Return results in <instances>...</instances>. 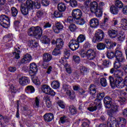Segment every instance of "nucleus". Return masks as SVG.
Listing matches in <instances>:
<instances>
[{"label": "nucleus", "mask_w": 127, "mask_h": 127, "mask_svg": "<svg viewBox=\"0 0 127 127\" xmlns=\"http://www.w3.org/2000/svg\"><path fill=\"white\" fill-rule=\"evenodd\" d=\"M106 55L109 59H113L115 57L116 61L114 64V67L116 69L121 68V66L123 65V63L126 62L124 54L120 50H117L115 53L111 51H108Z\"/></svg>", "instance_id": "obj_1"}, {"label": "nucleus", "mask_w": 127, "mask_h": 127, "mask_svg": "<svg viewBox=\"0 0 127 127\" xmlns=\"http://www.w3.org/2000/svg\"><path fill=\"white\" fill-rule=\"evenodd\" d=\"M106 93L105 92H99L97 95V98L94 102V106L88 108L90 112H94L96 111L97 109L100 110L102 108V102L101 100H103L105 98Z\"/></svg>", "instance_id": "obj_2"}, {"label": "nucleus", "mask_w": 127, "mask_h": 127, "mask_svg": "<svg viewBox=\"0 0 127 127\" xmlns=\"http://www.w3.org/2000/svg\"><path fill=\"white\" fill-rule=\"evenodd\" d=\"M36 64L32 63L30 64L29 75L31 76L32 81L35 85H40V81L38 77L36 76V72L38 71Z\"/></svg>", "instance_id": "obj_3"}, {"label": "nucleus", "mask_w": 127, "mask_h": 127, "mask_svg": "<svg viewBox=\"0 0 127 127\" xmlns=\"http://www.w3.org/2000/svg\"><path fill=\"white\" fill-rule=\"evenodd\" d=\"M118 68H112L110 69V73L111 74H113L114 77H116V84L117 86L118 85V87L122 86L124 85V84L122 83V81L123 80V78L122 76L124 75V72L120 69H117Z\"/></svg>", "instance_id": "obj_4"}, {"label": "nucleus", "mask_w": 127, "mask_h": 127, "mask_svg": "<svg viewBox=\"0 0 127 127\" xmlns=\"http://www.w3.org/2000/svg\"><path fill=\"white\" fill-rule=\"evenodd\" d=\"M90 11L92 13H95L96 17H101L103 15V8H99L98 7V2L96 1H93L90 3Z\"/></svg>", "instance_id": "obj_5"}, {"label": "nucleus", "mask_w": 127, "mask_h": 127, "mask_svg": "<svg viewBox=\"0 0 127 127\" xmlns=\"http://www.w3.org/2000/svg\"><path fill=\"white\" fill-rule=\"evenodd\" d=\"M28 34L29 36L40 38L42 36V28L39 26L32 27L28 30Z\"/></svg>", "instance_id": "obj_6"}, {"label": "nucleus", "mask_w": 127, "mask_h": 127, "mask_svg": "<svg viewBox=\"0 0 127 127\" xmlns=\"http://www.w3.org/2000/svg\"><path fill=\"white\" fill-rule=\"evenodd\" d=\"M28 9L30 10L33 9V5L36 7V8H40V0H35V1L31 0H27L26 2V3L24 4Z\"/></svg>", "instance_id": "obj_7"}, {"label": "nucleus", "mask_w": 127, "mask_h": 127, "mask_svg": "<svg viewBox=\"0 0 127 127\" xmlns=\"http://www.w3.org/2000/svg\"><path fill=\"white\" fill-rule=\"evenodd\" d=\"M10 24V20L9 17L5 15H1L0 16V25L4 27V28H7Z\"/></svg>", "instance_id": "obj_8"}, {"label": "nucleus", "mask_w": 127, "mask_h": 127, "mask_svg": "<svg viewBox=\"0 0 127 127\" xmlns=\"http://www.w3.org/2000/svg\"><path fill=\"white\" fill-rule=\"evenodd\" d=\"M104 35L105 33L103 30L101 29L97 30L95 36L92 40L93 42H94V43H96V42H100V41H102L103 39H104Z\"/></svg>", "instance_id": "obj_9"}, {"label": "nucleus", "mask_w": 127, "mask_h": 127, "mask_svg": "<svg viewBox=\"0 0 127 127\" xmlns=\"http://www.w3.org/2000/svg\"><path fill=\"white\" fill-rule=\"evenodd\" d=\"M119 112V107L118 106H115L114 108L111 109L107 111V115L111 118L110 121L112 123L116 122V118L114 117V116Z\"/></svg>", "instance_id": "obj_10"}, {"label": "nucleus", "mask_w": 127, "mask_h": 127, "mask_svg": "<svg viewBox=\"0 0 127 127\" xmlns=\"http://www.w3.org/2000/svg\"><path fill=\"white\" fill-rule=\"evenodd\" d=\"M42 91L45 94L47 95H50V96H55V92L52 88H51L49 86L45 84L42 86Z\"/></svg>", "instance_id": "obj_11"}, {"label": "nucleus", "mask_w": 127, "mask_h": 127, "mask_svg": "<svg viewBox=\"0 0 127 127\" xmlns=\"http://www.w3.org/2000/svg\"><path fill=\"white\" fill-rule=\"evenodd\" d=\"M104 103L106 109H114L115 107H118L117 105H113L112 98L110 97H105L104 99Z\"/></svg>", "instance_id": "obj_12"}, {"label": "nucleus", "mask_w": 127, "mask_h": 127, "mask_svg": "<svg viewBox=\"0 0 127 127\" xmlns=\"http://www.w3.org/2000/svg\"><path fill=\"white\" fill-rule=\"evenodd\" d=\"M80 47V45L78 43V41L75 39H72L70 40L68 44V47L72 50V51H75V50H77L78 48Z\"/></svg>", "instance_id": "obj_13"}, {"label": "nucleus", "mask_w": 127, "mask_h": 127, "mask_svg": "<svg viewBox=\"0 0 127 127\" xmlns=\"http://www.w3.org/2000/svg\"><path fill=\"white\" fill-rule=\"evenodd\" d=\"M64 27L61 22H58L56 23V26L53 27V29L55 33H60L63 30Z\"/></svg>", "instance_id": "obj_14"}, {"label": "nucleus", "mask_w": 127, "mask_h": 127, "mask_svg": "<svg viewBox=\"0 0 127 127\" xmlns=\"http://www.w3.org/2000/svg\"><path fill=\"white\" fill-rule=\"evenodd\" d=\"M97 56V54L95 50L92 49H89L87 51V58L88 60H94L96 57Z\"/></svg>", "instance_id": "obj_15"}, {"label": "nucleus", "mask_w": 127, "mask_h": 127, "mask_svg": "<svg viewBox=\"0 0 127 127\" xmlns=\"http://www.w3.org/2000/svg\"><path fill=\"white\" fill-rule=\"evenodd\" d=\"M52 44L54 45V44H56L57 48H62L63 47V45H64V42L62 39H58L56 40H53L52 41Z\"/></svg>", "instance_id": "obj_16"}, {"label": "nucleus", "mask_w": 127, "mask_h": 127, "mask_svg": "<svg viewBox=\"0 0 127 127\" xmlns=\"http://www.w3.org/2000/svg\"><path fill=\"white\" fill-rule=\"evenodd\" d=\"M72 16L75 19H79L81 16H82V11L79 9H74L72 10Z\"/></svg>", "instance_id": "obj_17"}, {"label": "nucleus", "mask_w": 127, "mask_h": 127, "mask_svg": "<svg viewBox=\"0 0 127 127\" xmlns=\"http://www.w3.org/2000/svg\"><path fill=\"white\" fill-rule=\"evenodd\" d=\"M30 80L29 78L25 76H22L19 79V83L21 86H25L29 84Z\"/></svg>", "instance_id": "obj_18"}, {"label": "nucleus", "mask_w": 127, "mask_h": 127, "mask_svg": "<svg viewBox=\"0 0 127 127\" xmlns=\"http://www.w3.org/2000/svg\"><path fill=\"white\" fill-rule=\"evenodd\" d=\"M69 57H70V53L69 51H64V58H62V59L60 60V62H61L62 64H63V65H65V66H66L67 61H66V59H68Z\"/></svg>", "instance_id": "obj_19"}, {"label": "nucleus", "mask_w": 127, "mask_h": 127, "mask_svg": "<svg viewBox=\"0 0 127 127\" xmlns=\"http://www.w3.org/2000/svg\"><path fill=\"white\" fill-rule=\"evenodd\" d=\"M32 60V57L29 54H26L24 56L23 58L21 60V63H29Z\"/></svg>", "instance_id": "obj_20"}, {"label": "nucleus", "mask_w": 127, "mask_h": 127, "mask_svg": "<svg viewBox=\"0 0 127 127\" xmlns=\"http://www.w3.org/2000/svg\"><path fill=\"white\" fill-rule=\"evenodd\" d=\"M99 20L96 18H92L90 21V25L92 28H97L99 26Z\"/></svg>", "instance_id": "obj_21"}, {"label": "nucleus", "mask_w": 127, "mask_h": 127, "mask_svg": "<svg viewBox=\"0 0 127 127\" xmlns=\"http://www.w3.org/2000/svg\"><path fill=\"white\" fill-rule=\"evenodd\" d=\"M44 119L45 122L49 123V122H51L54 119V115L51 113H46L44 115Z\"/></svg>", "instance_id": "obj_22"}, {"label": "nucleus", "mask_w": 127, "mask_h": 127, "mask_svg": "<svg viewBox=\"0 0 127 127\" xmlns=\"http://www.w3.org/2000/svg\"><path fill=\"white\" fill-rule=\"evenodd\" d=\"M108 35L110 38H116L118 36V30L111 29L108 31Z\"/></svg>", "instance_id": "obj_23"}, {"label": "nucleus", "mask_w": 127, "mask_h": 127, "mask_svg": "<svg viewBox=\"0 0 127 127\" xmlns=\"http://www.w3.org/2000/svg\"><path fill=\"white\" fill-rule=\"evenodd\" d=\"M44 62H49L52 59V56L49 53H45L43 56Z\"/></svg>", "instance_id": "obj_24"}, {"label": "nucleus", "mask_w": 127, "mask_h": 127, "mask_svg": "<svg viewBox=\"0 0 127 127\" xmlns=\"http://www.w3.org/2000/svg\"><path fill=\"white\" fill-rule=\"evenodd\" d=\"M20 10L23 15H27V14H28V11L30 10L27 7L25 6V5L22 4L21 5Z\"/></svg>", "instance_id": "obj_25"}, {"label": "nucleus", "mask_w": 127, "mask_h": 127, "mask_svg": "<svg viewBox=\"0 0 127 127\" xmlns=\"http://www.w3.org/2000/svg\"><path fill=\"white\" fill-rule=\"evenodd\" d=\"M121 25L120 28L124 29V30H127V20L126 18L122 19L121 20Z\"/></svg>", "instance_id": "obj_26"}, {"label": "nucleus", "mask_w": 127, "mask_h": 127, "mask_svg": "<svg viewBox=\"0 0 127 127\" xmlns=\"http://www.w3.org/2000/svg\"><path fill=\"white\" fill-rule=\"evenodd\" d=\"M41 41L42 43L44 44H50V39L46 35H44L41 39Z\"/></svg>", "instance_id": "obj_27"}, {"label": "nucleus", "mask_w": 127, "mask_h": 127, "mask_svg": "<svg viewBox=\"0 0 127 127\" xmlns=\"http://www.w3.org/2000/svg\"><path fill=\"white\" fill-rule=\"evenodd\" d=\"M99 127H120V125L117 123L114 126V124L109 122L107 123V125L106 124H100Z\"/></svg>", "instance_id": "obj_28"}, {"label": "nucleus", "mask_w": 127, "mask_h": 127, "mask_svg": "<svg viewBox=\"0 0 127 127\" xmlns=\"http://www.w3.org/2000/svg\"><path fill=\"white\" fill-rule=\"evenodd\" d=\"M58 8L59 11L63 12V11H65V10H66V5L64 3H60L58 5Z\"/></svg>", "instance_id": "obj_29"}, {"label": "nucleus", "mask_w": 127, "mask_h": 127, "mask_svg": "<svg viewBox=\"0 0 127 127\" xmlns=\"http://www.w3.org/2000/svg\"><path fill=\"white\" fill-rule=\"evenodd\" d=\"M87 72L88 69L85 66H82V68H80V71L78 72V74L80 76H84V75L87 73Z\"/></svg>", "instance_id": "obj_30"}, {"label": "nucleus", "mask_w": 127, "mask_h": 127, "mask_svg": "<svg viewBox=\"0 0 127 127\" xmlns=\"http://www.w3.org/2000/svg\"><path fill=\"white\" fill-rule=\"evenodd\" d=\"M110 12L112 14H118L119 13V8L115 5L110 7Z\"/></svg>", "instance_id": "obj_31"}, {"label": "nucleus", "mask_w": 127, "mask_h": 127, "mask_svg": "<svg viewBox=\"0 0 127 127\" xmlns=\"http://www.w3.org/2000/svg\"><path fill=\"white\" fill-rule=\"evenodd\" d=\"M19 53H20V50H19V48H15V52H13V55H15V59H19L20 58V56H19Z\"/></svg>", "instance_id": "obj_32"}, {"label": "nucleus", "mask_w": 127, "mask_h": 127, "mask_svg": "<svg viewBox=\"0 0 127 127\" xmlns=\"http://www.w3.org/2000/svg\"><path fill=\"white\" fill-rule=\"evenodd\" d=\"M119 125L120 127H125L126 125H127V120L125 118H119Z\"/></svg>", "instance_id": "obj_33"}, {"label": "nucleus", "mask_w": 127, "mask_h": 127, "mask_svg": "<svg viewBox=\"0 0 127 127\" xmlns=\"http://www.w3.org/2000/svg\"><path fill=\"white\" fill-rule=\"evenodd\" d=\"M97 92V90H96V87L94 85H91L89 87V92L90 95H95Z\"/></svg>", "instance_id": "obj_34"}, {"label": "nucleus", "mask_w": 127, "mask_h": 127, "mask_svg": "<svg viewBox=\"0 0 127 127\" xmlns=\"http://www.w3.org/2000/svg\"><path fill=\"white\" fill-rule=\"evenodd\" d=\"M25 91L27 92V93H34L35 89H34V87L31 85H29L27 86V87L25 88Z\"/></svg>", "instance_id": "obj_35"}, {"label": "nucleus", "mask_w": 127, "mask_h": 127, "mask_svg": "<svg viewBox=\"0 0 127 127\" xmlns=\"http://www.w3.org/2000/svg\"><path fill=\"white\" fill-rule=\"evenodd\" d=\"M86 40V37L84 35L80 34L79 36L77 37L76 41H77L78 43H81V42H84L85 40Z\"/></svg>", "instance_id": "obj_36"}, {"label": "nucleus", "mask_w": 127, "mask_h": 127, "mask_svg": "<svg viewBox=\"0 0 127 127\" xmlns=\"http://www.w3.org/2000/svg\"><path fill=\"white\" fill-rule=\"evenodd\" d=\"M61 48H57V47H56L52 52L53 55H54V56H57L59 55V54H61V52H60Z\"/></svg>", "instance_id": "obj_37"}, {"label": "nucleus", "mask_w": 127, "mask_h": 127, "mask_svg": "<svg viewBox=\"0 0 127 127\" xmlns=\"http://www.w3.org/2000/svg\"><path fill=\"white\" fill-rule=\"evenodd\" d=\"M51 86L53 89H58L60 87V83L57 81H53L51 83Z\"/></svg>", "instance_id": "obj_38"}, {"label": "nucleus", "mask_w": 127, "mask_h": 127, "mask_svg": "<svg viewBox=\"0 0 127 127\" xmlns=\"http://www.w3.org/2000/svg\"><path fill=\"white\" fill-rule=\"evenodd\" d=\"M63 89L65 92L66 94H70V86L67 84L63 85Z\"/></svg>", "instance_id": "obj_39"}, {"label": "nucleus", "mask_w": 127, "mask_h": 127, "mask_svg": "<svg viewBox=\"0 0 127 127\" xmlns=\"http://www.w3.org/2000/svg\"><path fill=\"white\" fill-rule=\"evenodd\" d=\"M54 15L56 18H59L60 17H63V13L59 11H55L54 12Z\"/></svg>", "instance_id": "obj_40"}, {"label": "nucleus", "mask_w": 127, "mask_h": 127, "mask_svg": "<svg viewBox=\"0 0 127 127\" xmlns=\"http://www.w3.org/2000/svg\"><path fill=\"white\" fill-rule=\"evenodd\" d=\"M115 5L119 8H122L124 7V4L123 2L120 0H116L115 1Z\"/></svg>", "instance_id": "obj_41"}, {"label": "nucleus", "mask_w": 127, "mask_h": 127, "mask_svg": "<svg viewBox=\"0 0 127 127\" xmlns=\"http://www.w3.org/2000/svg\"><path fill=\"white\" fill-rule=\"evenodd\" d=\"M109 81L112 86H116L117 88H118V86L116 83V82H117V78H116L115 80V79H114V77H113L112 76H109Z\"/></svg>", "instance_id": "obj_42"}, {"label": "nucleus", "mask_w": 127, "mask_h": 127, "mask_svg": "<svg viewBox=\"0 0 127 127\" xmlns=\"http://www.w3.org/2000/svg\"><path fill=\"white\" fill-rule=\"evenodd\" d=\"M44 15V9L40 10L37 11V17L38 19H40L42 17H43Z\"/></svg>", "instance_id": "obj_43"}, {"label": "nucleus", "mask_w": 127, "mask_h": 127, "mask_svg": "<svg viewBox=\"0 0 127 127\" xmlns=\"http://www.w3.org/2000/svg\"><path fill=\"white\" fill-rule=\"evenodd\" d=\"M73 61L76 63V64H79L81 62V59L78 56L74 55L72 57Z\"/></svg>", "instance_id": "obj_44"}, {"label": "nucleus", "mask_w": 127, "mask_h": 127, "mask_svg": "<svg viewBox=\"0 0 127 127\" xmlns=\"http://www.w3.org/2000/svg\"><path fill=\"white\" fill-rule=\"evenodd\" d=\"M11 10L12 16H13V17H15V16L17 15V13H18V11L17 10V9H16V8L14 7H13L11 8Z\"/></svg>", "instance_id": "obj_45"}, {"label": "nucleus", "mask_w": 127, "mask_h": 127, "mask_svg": "<svg viewBox=\"0 0 127 127\" xmlns=\"http://www.w3.org/2000/svg\"><path fill=\"white\" fill-rule=\"evenodd\" d=\"M82 122V127H90V121L87 119H84Z\"/></svg>", "instance_id": "obj_46"}, {"label": "nucleus", "mask_w": 127, "mask_h": 127, "mask_svg": "<svg viewBox=\"0 0 127 127\" xmlns=\"http://www.w3.org/2000/svg\"><path fill=\"white\" fill-rule=\"evenodd\" d=\"M97 47L98 50H104L106 48V45L103 43H99L97 44Z\"/></svg>", "instance_id": "obj_47"}, {"label": "nucleus", "mask_w": 127, "mask_h": 127, "mask_svg": "<svg viewBox=\"0 0 127 127\" xmlns=\"http://www.w3.org/2000/svg\"><path fill=\"white\" fill-rule=\"evenodd\" d=\"M30 46L33 48H36L38 46V43L34 40H32L30 42Z\"/></svg>", "instance_id": "obj_48"}, {"label": "nucleus", "mask_w": 127, "mask_h": 127, "mask_svg": "<svg viewBox=\"0 0 127 127\" xmlns=\"http://www.w3.org/2000/svg\"><path fill=\"white\" fill-rule=\"evenodd\" d=\"M77 26H76L75 24H71L69 26V29L71 32H74V31L77 30Z\"/></svg>", "instance_id": "obj_49"}, {"label": "nucleus", "mask_w": 127, "mask_h": 127, "mask_svg": "<svg viewBox=\"0 0 127 127\" xmlns=\"http://www.w3.org/2000/svg\"><path fill=\"white\" fill-rule=\"evenodd\" d=\"M121 83H122V84H123V85L122 86H118L117 85V88H119V89H122L124 88L125 86H127V77H126L125 78L124 81V80H122Z\"/></svg>", "instance_id": "obj_50"}, {"label": "nucleus", "mask_w": 127, "mask_h": 127, "mask_svg": "<svg viewBox=\"0 0 127 127\" xmlns=\"http://www.w3.org/2000/svg\"><path fill=\"white\" fill-rule=\"evenodd\" d=\"M1 9H3L6 11L7 12H9V7L8 6V4H6L5 5L3 4L1 5Z\"/></svg>", "instance_id": "obj_51"}, {"label": "nucleus", "mask_w": 127, "mask_h": 127, "mask_svg": "<svg viewBox=\"0 0 127 127\" xmlns=\"http://www.w3.org/2000/svg\"><path fill=\"white\" fill-rule=\"evenodd\" d=\"M78 20L76 21V24H78V25H84L85 23H86V21L83 18L81 19H78Z\"/></svg>", "instance_id": "obj_52"}, {"label": "nucleus", "mask_w": 127, "mask_h": 127, "mask_svg": "<svg viewBox=\"0 0 127 127\" xmlns=\"http://www.w3.org/2000/svg\"><path fill=\"white\" fill-rule=\"evenodd\" d=\"M100 84L102 87L107 86V80L105 78H102L100 79Z\"/></svg>", "instance_id": "obj_53"}, {"label": "nucleus", "mask_w": 127, "mask_h": 127, "mask_svg": "<svg viewBox=\"0 0 127 127\" xmlns=\"http://www.w3.org/2000/svg\"><path fill=\"white\" fill-rule=\"evenodd\" d=\"M52 26V24L50 22H44V28L45 29L46 28H50Z\"/></svg>", "instance_id": "obj_54"}, {"label": "nucleus", "mask_w": 127, "mask_h": 127, "mask_svg": "<svg viewBox=\"0 0 127 127\" xmlns=\"http://www.w3.org/2000/svg\"><path fill=\"white\" fill-rule=\"evenodd\" d=\"M75 19L74 17L69 16L67 17V22L68 23H73L75 22Z\"/></svg>", "instance_id": "obj_55"}, {"label": "nucleus", "mask_w": 127, "mask_h": 127, "mask_svg": "<svg viewBox=\"0 0 127 127\" xmlns=\"http://www.w3.org/2000/svg\"><path fill=\"white\" fill-rule=\"evenodd\" d=\"M70 4L72 7H76L77 5H78V3L77 2V0H72L70 1Z\"/></svg>", "instance_id": "obj_56"}, {"label": "nucleus", "mask_w": 127, "mask_h": 127, "mask_svg": "<svg viewBox=\"0 0 127 127\" xmlns=\"http://www.w3.org/2000/svg\"><path fill=\"white\" fill-rule=\"evenodd\" d=\"M58 105H59V107H60L61 109H65V103L64 102L60 100L58 102Z\"/></svg>", "instance_id": "obj_57"}, {"label": "nucleus", "mask_w": 127, "mask_h": 127, "mask_svg": "<svg viewBox=\"0 0 127 127\" xmlns=\"http://www.w3.org/2000/svg\"><path fill=\"white\" fill-rule=\"evenodd\" d=\"M60 121L62 124H64L68 122V118L66 116H63L60 118Z\"/></svg>", "instance_id": "obj_58"}, {"label": "nucleus", "mask_w": 127, "mask_h": 127, "mask_svg": "<svg viewBox=\"0 0 127 127\" xmlns=\"http://www.w3.org/2000/svg\"><path fill=\"white\" fill-rule=\"evenodd\" d=\"M103 64L104 65V67L107 68L111 65V62L107 60H104Z\"/></svg>", "instance_id": "obj_59"}, {"label": "nucleus", "mask_w": 127, "mask_h": 127, "mask_svg": "<svg viewBox=\"0 0 127 127\" xmlns=\"http://www.w3.org/2000/svg\"><path fill=\"white\" fill-rule=\"evenodd\" d=\"M69 112L71 114V115H75L76 112V109L73 106H70L69 107Z\"/></svg>", "instance_id": "obj_60"}, {"label": "nucleus", "mask_w": 127, "mask_h": 127, "mask_svg": "<svg viewBox=\"0 0 127 127\" xmlns=\"http://www.w3.org/2000/svg\"><path fill=\"white\" fill-rule=\"evenodd\" d=\"M80 55L82 58H85V57H87V56L88 55V51L86 52L84 51H81L80 53Z\"/></svg>", "instance_id": "obj_61"}, {"label": "nucleus", "mask_w": 127, "mask_h": 127, "mask_svg": "<svg viewBox=\"0 0 127 127\" xmlns=\"http://www.w3.org/2000/svg\"><path fill=\"white\" fill-rule=\"evenodd\" d=\"M10 89L12 93H16L17 91L16 86H14L12 84L10 85Z\"/></svg>", "instance_id": "obj_62"}, {"label": "nucleus", "mask_w": 127, "mask_h": 127, "mask_svg": "<svg viewBox=\"0 0 127 127\" xmlns=\"http://www.w3.org/2000/svg\"><path fill=\"white\" fill-rule=\"evenodd\" d=\"M41 4L44 6H47L49 5V1L48 0H42Z\"/></svg>", "instance_id": "obj_63"}, {"label": "nucleus", "mask_w": 127, "mask_h": 127, "mask_svg": "<svg viewBox=\"0 0 127 127\" xmlns=\"http://www.w3.org/2000/svg\"><path fill=\"white\" fill-rule=\"evenodd\" d=\"M39 102H40V99L39 97H36L35 100V104L36 108H39Z\"/></svg>", "instance_id": "obj_64"}]
</instances>
